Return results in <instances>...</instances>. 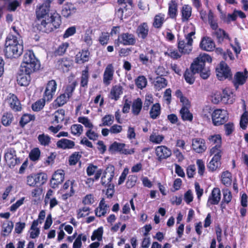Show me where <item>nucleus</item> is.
Here are the masks:
<instances>
[{"instance_id": "obj_47", "label": "nucleus", "mask_w": 248, "mask_h": 248, "mask_svg": "<svg viewBox=\"0 0 248 248\" xmlns=\"http://www.w3.org/2000/svg\"><path fill=\"white\" fill-rule=\"evenodd\" d=\"M123 93L122 88L120 86H115L112 87L110 91V97L112 99L117 100L120 95Z\"/></svg>"}, {"instance_id": "obj_36", "label": "nucleus", "mask_w": 248, "mask_h": 248, "mask_svg": "<svg viewBox=\"0 0 248 248\" xmlns=\"http://www.w3.org/2000/svg\"><path fill=\"white\" fill-rule=\"evenodd\" d=\"M181 12L182 20L183 22L187 21L191 16L192 7L188 4H185L183 6Z\"/></svg>"}, {"instance_id": "obj_52", "label": "nucleus", "mask_w": 248, "mask_h": 248, "mask_svg": "<svg viewBox=\"0 0 248 248\" xmlns=\"http://www.w3.org/2000/svg\"><path fill=\"white\" fill-rule=\"evenodd\" d=\"M147 83V79L144 76H139L135 79V84L139 89H143L146 86Z\"/></svg>"}, {"instance_id": "obj_43", "label": "nucleus", "mask_w": 248, "mask_h": 248, "mask_svg": "<svg viewBox=\"0 0 248 248\" xmlns=\"http://www.w3.org/2000/svg\"><path fill=\"white\" fill-rule=\"evenodd\" d=\"M39 224V220L38 219L34 220L32 223L31 230L32 231L30 232V238L34 239L37 237L40 234V229L37 228V226Z\"/></svg>"}, {"instance_id": "obj_12", "label": "nucleus", "mask_w": 248, "mask_h": 248, "mask_svg": "<svg viewBox=\"0 0 248 248\" xmlns=\"http://www.w3.org/2000/svg\"><path fill=\"white\" fill-rule=\"evenodd\" d=\"M50 5V3H48V2H44L37 8L36 10L37 20L46 19L50 17V14H49Z\"/></svg>"}, {"instance_id": "obj_16", "label": "nucleus", "mask_w": 248, "mask_h": 248, "mask_svg": "<svg viewBox=\"0 0 248 248\" xmlns=\"http://www.w3.org/2000/svg\"><path fill=\"white\" fill-rule=\"evenodd\" d=\"M157 159L161 161L163 159H167L171 155V151L170 149L164 145L157 146L155 149Z\"/></svg>"}, {"instance_id": "obj_45", "label": "nucleus", "mask_w": 248, "mask_h": 248, "mask_svg": "<svg viewBox=\"0 0 248 248\" xmlns=\"http://www.w3.org/2000/svg\"><path fill=\"white\" fill-rule=\"evenodd\" d=\"M37 139L39 143L43 146H47L51 142V138L48 135L42 133L38 136Z\"/></svg>"}, {"instance_id": "obj_51", "label": "nucleus", "mask_w": 248, "mask_h": 248, "mask_svg": "<svg viewBox=\"0 0 248 248\" xmlns=\"http://www.w3.org/2000/svg\"><path fill=\"white\" fill-rule=\"evenodd\" d=\"M46 101V100L44 97L42 99H39L32 104V109L34 111H39L41 110L44 107Z\"/></svg>"}, {"instance_id": "obj_54", "label": "nucleus", "mask_w": 248, "mask_h": 248, "mask_svg": "<svg viewBox=\"0 0 248 248\" xmlns=\"http://www.w3.org/2000/svg\"><path fill=\"white\" fill-rule=\"evenodd\" d=\"M41 155V151L38 148H34L32 149L29 155L31 160L32 161H38Z\"/></svg>"}, {"instance_id": "obj_21", "label": "nucleus", "mask_w": 248, "mask_h": 248, "mask_svg": "<svg viewBox=\"0 0 248 248\" xmlns=\"http://www.w3.org/2000/svg\"><path fill=\"white\" fill-rule=\"evenodd\" d=\"M86 172L88 176H91L94 174L93 179V181L99 180L103 173V170L101 169H98L97 166L93 163H90L88 165L86 169Z\"/></svg>"}, {"instance_id": "obj_34", "label": "nucleus", "mask_w": 248, "mask_h": 248, "mask_svg": "<svg viewBox=\"0 0 248 248\" xmlns=\"http://www.w3.org/2000/svg\"><path fill=\"white\" fill-rule=\"evenodd\" d=\"M161 113V108L160 104L159 103H156L153 104L149 111L150 117L155 120L158 118Z\"/></svg>"}, {"instance_id": "obj_35", "label": "nucleus", "mask_w": 248, "mask_h": 248, "mask_svg": "<svg viewBox=\"0 0 248 248\" xmlns=\"http://www.w3.org/2000/svg\"><path fill=\"white\" fill-rule=\"evenodd\" d=\"M142 108V102L140 98L135 99L131 106L132 113L135 116L140 114Z\"/></svg>"}, {"instance_id": "obj_42", "label": "nucleus", "mask_w": 248, "mask_h": 248, "mask_svg": "<svg viewBox=\"0 0 248 248\" xmlns=\"http://www.w3.org/2000/svg\"><path fill=\"white\" fill-rule=\"evenodd\" d=\"M223 154L222 146H214L212 147L209 151L210 156L213 155V158H221Z\"/></svg>"}, {"instance_id": "obj_18", "label": "nucleus", "mask_w": 248, "mask_h": 248, "mask_svg": "<svg viewBox=\"0 0 248 248\" xmlns=\"http://www.w3.org/2000/svg\"><path fill=\"white\" fill-rule=\"evenodd\" d=\"M64 171L62 170H58L52 175L50 180V186L53 188L58 187L59 185L62 184L64 179Z\"/></svg>"}, {"instance_id": "obj_46", "label": "nucleus", "mask_w": 248, "mask_h": 248, "mask_svg": "<svg viewBox=\"0 0 248 248\" xmlns=\"http://www.w3.org/2000/svg\"><path fill=\"white\" fill-rule=\"evenodd\" d=\"M164 15L161 13L155 15L154 17L153 26L156 29L161 28L165 21Z\"/></svg>"}, {"instance_id": "obj_4", "label": "nucleus", "mask_w": 248, "mask_h": 248, "mask_svg": "<svg viewBox=\"0 0 248 248\" xmlns=\"http://www.w3.org/2000/svg\"><path fill=\"white\" fill-rule=\"evenodd\" d=\"M23 51V45L19 42L17 37L9 34L4 44V53L6 58L16 59L21 55Z\"/></svg>"}, {"instance_id": "obj_25", "label": "nucleus", "mask_w": 248, "mask_h": 248, "mask_svg": "<svg viewBox=\"0 0 248 248\" xmlns=\"http://www.w3.org/2000/svg\"><path fill=\"white\" fill-rule=\"evenodd\" d=\"M214 34L216 36L217 41L218 44H221L226 41H231V38L229 34L222 29L219 28L215 31Z\"/></svg>"}, {"instance_id": "obj_39", "label": "nucleus", "mask_w": 248, "mask_h": 248, "mask_svg": "<svg viewBox=\"0 0 248 248\" xmlns=\"http://www.w3.org/2000/svg\"><path fill=\"white\" fill-rule=\"evenodd\" d=\"M35 116L34 115L28 113L23 114L20 118L19 121V125L21 128H24L25 126L31 121H34Z\"/></svg>"}, {"instance_id": "obj_33", "label": "nucleus", "mask_w": 248, "mask_h": 248, "mask_svg": "<svg viewBox=\"0 0 248 248\" xmlns=\"http://www.w3.org/2000/svg\"><path fill=\"white\" fill-rule=\"evenodd\" d=\"M90 74L89 69L88 66H86L85 69L81 72V77L80 78V85L82 88H87L89 81Z\"/></svg>"}, {"instance_id": "obj_23", "label": "nucleus", "mask_w": 248, "mask_h": 248, "mask_svg": "<svg viewBox=\"0 0 248 248\" xmlns=\"http://www.w3.org/2000/svg\"><path fill=\"white\" fill-rule=\"evenodd\" d=\"M222 162L221 158H212L207 163V168L209 172H214L219 171L221 169Z\"/></svg>"}, {"instance_id": "obj_9", "label": "nucleus", "mask_w": 248, "mask_h": 248, "mask_svg": "<svg viewBox=\"0 0 248 248\" xmlns=\"http://www.w3.org/2000/svg\"><path fill=\"white\" fill-rule=\"evenodd\" d=\"M229 118L227 110L223 109H216L212 113V123L215 126H219L224 124Z\"/></svg>"}, {"instance_id": "obj_5", "label": "nucleus", "mask_w": 248, "mask_h": 248, "mask_svg": "<svg viewBox=\"0 0 248 248\" xmlns=\"http://www.w3.org/2000/svg\"><path fill=\"white\" fill-rule=\"evenodd\" d=\"M212 62V59L209 55L203 54L195 58L190 66L197 74H200L201 78L206 79L211 74L210 66Z\"/></svg>"}, {"instance_id": "obj_1", "label": "nucleus", "mask_w": 248, "mask_h": 248, "mask_svg": "<svg viewBox=\"0 0 248 248\" xmlns=\"http://www.w3.org/2000/svg\"><path fill=\"white\" fill-rule=\"evenodd\" d=\"M40 67L39 61L33 51L31 50L26 51L16 76L17 84L20 86H28L31 81V75L38 70Z\"/></svg>"}, {"instance_id": "obj_2", "label": "nucleus", "mask_w": 248, "mask_h": 248, "mask_svg": "<svg viewBox=\"0 0 248 248\" xmlns=\"http://www.w3.org/2000/svg\"><path fill=\"white\" fill-rule=\"evenodd\" d=\"M195 34V31L185 34L184 37H177V49L173 48L172 46H170L166 52L165 56H168L172 60H178L183 55H189L192 52L193 49V39L192 36Z\"/></svg>"}, {"instance_id": "obj_61", "label": "nucleus", "mask_w": 248, "mask_h": 248, "mask_svg": "<svg viewBox=\"0 0 248 248\" xmlns=\"http://www.w3.org/2000/svg\"><path fill=\"white\" fill-rule=\"evenodd\" d=\"M70 130L73 135L79 136L83 132V126L80 124H74L71 126Z\"/></svg>"}, {"instance_id": "obj_58", "label": "nucleus", "mask_w": 248, "mask_h": 248, "mask_svg": "<svg viewBox=\"0 0 248 248\" xmlns=\"http://www.w3.org/2000/svg\"><path fill=\"white\" fill-rule=\"evenodd\" d=\"M69 98L66 96V93H62L57 97L55 102L56 105L61 107L66 104Z\"/></svg>"}, {"instance_id": "obj_50", "label": "nucleus", "mask_w": 248, "mask_h": 248, "mask_svg": "<svg viewBox=\"0 0 248 248\" xmlns=\"http://www.w3.org/2000/svg\"><path fill=\"white\" fill-rule=\"evenodd\" d=\"M208 20L209 25L212 30L215 31L218 29V24L217 20L214 19V15L211 10H210L208 14Z\"/></svg>"}, {"instance_id": "obj_37", "label": "nucleus", "mask_w": 248, "mask_h": 248, "mask_svg": "<svg viewBox=\"0 0 248 248\" xmlns=\"http://www.w3.org/2000/svg\"><path fill=\"white\" fill-rule=\"evenodd\" d=\"M14 120V117L11 112H5L1 118V123L5 126H9Z\"/></svg>"}, {"instance_id": "obj_24", "label": "nucleus", "mask_w": 248, "mask_h": 248, "mask_svg": "<svg viewBox=\"0 0 248 248\" xmlns=\"http://www.w3.org/2000/svg\"><path fill=\"white\" fill-rule=\"evenodd\" d=\"M149 28L146 22H143L140 24L136 29L137 36L143 40L145 39L149 34Z\"/></svg>"}, {"instance_id": "obj_63", "label": "nucleus", "mask_w": 248, "mask_h": 248, "mask_svg": "<svg viewBox=\"0 0 248 248\" xmlns=\"http://www.w3.org/2000/svg\"><path fill=\"white\" fill-rule=\"evenodd\" d=\"M138 180L136 175H129L126 182V186L127 188H131L135 186Z\"/></svg>"}, {"instance_id": "obj_3", "label": "nucleus", "mask_w": 248, "mask_h": 248, "mask_svg": "<svg viewBox=\"0 0 248 248\" xmlns=\"http://www.w3.org/2000/svg\"><path fill=\"white\" fill-rule=\"evenodd\" d=\"M62 24L61 16L56 12L50 14V17L36 21L35 27L40 32L49 33L59 29Z\"/></svg>"}, {"instance_id": "obj_53", "label": "nucleus", "mask_w": 248, "mask_h": 248, "mask_svg": "<svg viewBox=\"0 0 248 248\" xmlns=\"http://www.w3.org/2000/svg\"><path fill=\"white\" fill-rule=\"evenodd\" d=\"M35 176L37 186L38 185L40 186L44 185L46 182L47 179V174L44 172H40L37 174L35 173Z\"/></svg>"}, {"instance_id": "obj_55", "label": "nucleus", "mask_w": 248, "mask_h": 248, "mask_svg": "<svg viewBox=\"0 0 248 248\" xmlns=\"http://www.w3.org/2000/svg\"><path fill=\"white\" fill-rule=\"evenodd\" d=\"M103 234V228L102 227H99L97 229L95 230L91 236V240L94 241L97 239L100 241L102 239V236Z\"/></svg>"}, {"instance_id": "obj_49", "label": "nucleus", "mask_w": 248, "mask_h": 248, "mask_svg": "<svg viewBox=\"0 0 248 248\" xmlns=\"http://www.w3.org/2000/svg\"><path fill=\"white\" fill-rule=\"evenodd\" d=\"M208 140L210 144H215V146H221L222 144V139L221 137L219 134H215L214 135H211L208 137Z\"/></svg>"}, {"instance_id": "obj_22", "label": "nucleus", "mask_w": 248, "mask_h": 248, "mask_svg": "<svg viewBox=\"0 0 248 248\" xmlns=\"http://www.w3.org/2000/svg\"><path fill=\"white\" fill-rule=\"evenodd\" d=\"M202 49L207 51H213L215 48V44L213 39L210 37H203L200 44Z\"/></svg>"}, {"instance_id": "obj_32", "label": "nucleus", "mask_w": 248, "mask_h": 248, "mask_svg": "<svg viewBox=\"0 0 248 248\" xmlns=\"http://www.w3.org/2000/svg\"><path fill=\"white\" fill-rule=\"evenodd\" d=\"M56 145L59 149H70L74 147L75 143L74 141L67 139H62L57 142Z\"/></svg>"}, {"instance_id": "obj_19", "label": "nucleus", "mask_w": 248, "mask_h": 248, "mask_svg": "<svg viewBox=\"0 0 248 248\" xmlns=\"http://www.w3.org/2000/svg\"><path fill=\"white\" fill-rule=\"evenodd\" d=\"M114 69L112 63H109L106 66L103 76V83L105 85H109L113 80Z\"/></svg>"}, {"instance_id": "obj_48", "label": "nucleus", "mask_w": 248, "mask_h": 248, "mask_svg": "<svg viewBox=\"0 0 248 248\" xmlns=\"http://www.w3.org/2000/svg\"><path fill=\"white\" fill-rule=\"evenodd\" d=\"M165 137L163 135H159L156 133H153L149 137V140L150 142L156 144H160L164 140Z\"/></svg>"}, {"instance_id": "obj_27", "label": "nucleus", "mask_w": 248, "mask_h": 248, "mask_svg": "<svg viewBox=\"0 0 248 248\" xmlns=\"http://www.w3.org/2000/svg\"><path fill=\"white\" fill-rule=\"evenodd\" d=\"M72 63L67 58H62L58 60L56 64V67L59 70L63 72H68L69 70Z\"/></svg>"}, {"instance_id": "obj_57", "label": "nucleus", "mask_w": 248, "mask_h": 248, "mask_svg": "<svg viewBox=\"0 0 248 248\" xmlns=\"http://www.w3.org/2000/svg\"><path fill=\"white\" fill-rule=\"evenodd\" d=\"M65 111L63 109H61L58 110L55 114L54 120L53 123L58 124L63 121L64 119Z\"/></svg>"}, {"instance_id": "obj_62", "label": "nucleus", "mask_w": 248, "mask_h": 248, "mask_svg": "<svg viewBox=\"0 0 248 248\" xmlns=\"http://www.w3.org/2000/svg\"><path fill=\"white\" fill-rule=\"evenodd\" d=\"M3 226L2 235L4 236L8 235L11 232L13 229V222L12 221H8L7 224H3Z\"/></svg>"}, {"instance_id": "obj_10", "label": "nucleus", "mask_w": 248, "mask_h": 248, "mask_svg": "<svg viewBox=\"0 0 248 248\" xmlns=\"http://www.w3.org/2000/svg\"><path fill=\"white\" fill-rule=\"evenodd\" d=\"M125 146L126 145L124 143L114 141L109 145L108 151L111 154L118 153L120 154L124 155H132L135 153L134 148L126 149L125 148Z\"/></svg>"}, {"instance_id": "obj_44", "label": "nucleus", "mask_w": 248, "mask_h": 248, "mask_svg": "<svg viewBox=\"0 0 248 248\" xmlns=\"http://www.w3.org/2000/svg\"><path fill=\"white\" fill-rule=\"evenodd\" d=\"M82 152H75L69 157L68 163L70 166L76 165L82 157Z\"/></svg>"}, {"instance_id": "obj_38", "label": "nucleus", "mask_w": 248, "mask_h": 248, "mask_svg": "<svg viewBox=\"0 0 248 248\" xmlns=\"http://www.w3.org/2000/svg\"><path fill=\"white\" fill-rule=\"evenodd\" d=\"M190 107H182L180 110L182 119L184 121L191 122L193 120V114L189 111Z\"/></svg>"}, {"instance_id": "obj_20", "label": "nucleus", "mask_w": 248, "mask_h": 248, "mask_svg": "<svg viewBox=\"0 0 248 248\" xmlns=\"http://www.w3.org/2000/svg\"><path fill=\"white\" fill-rule=\"evenodd\" d=\"M221 199V192L218 187H214L209 195L207 204L208 205H217Z\"/></svg>"}, {"instance_id": "obj_41", "label": "nucleus", "mask_w": 248, "mask_h": 248, "mask_svg": "<svg viewBox=\"0 0 248 248\" xmlns=\"http://www.w3.org/2000/svg\"><path fill=\"white\" fill-rule=\"evenodd\" d=\"M232 174L228 170L222 172L221 177V183L226 186H230L232 182Z\"/></svg>"}, {"instance_id": "obj_64", "label": "nucleus", "mask_w": 248, "mask_h": 248, "mask_svg": "<svg viewBox=\"0 0 248 248\" xmlns=\"http://www.w3.org/2000/svg\"><path fill=\"white\" fill-rule=\"evenodd\" d=\"M109 37L108 32H102L98 39L99 43L102 46L107 45L108 43Z\"/></svg>"}, {"instance_id": "obj_59", "label": "nucleus", "mask_w": 248, "mask_h": 248, "mask_svg": "<svg viewBox=\"0 0 248 248\" xmlns=\"http://www.w3.org/2000/svg\"><path fill=\"white\" fill-rule=\"evenodd\" d=\"M69 44L67 42L63 43L59 46L58 48L55 51V55L62 56L66 52V49L69 47Z\"/></svg>"}, {"instance_id": "obj_6", "label": "nucleus", "mask_w": 248, "mask_h": 248, "mask_svg": "<svg viewBox=\"0 0 248 248\" xmlns=\"http://www.w3.org/2000/svg\"><path fill=\"white\" fill-rule=\"evenodd\" d=\"M118 6L115 9V15L121 20L128 16L130 12L128 10H132L134 5L133 0H117Z\"/></svg>"}, {"instance_id": "obj_15", "label": "nucleus", "mask_w": 248, "mask_h": 248, "mask_svg": "<svg viewBox=\"0 0 248 248\" xmlns=\"http://www.w3.org/2000/svg\"><path fill=\"white\" fill-rule=\"evenodd\" d=\"M192 149L198 154L204 153L207 149L205 140L200 138L193 139L192 140Z\"/></svg>"}, {"instance_id": "obj_13", "label": "nucleus", "mask_w": 248, "mask_h": 248, "mask_svg": "<svg viewBox=\"0 0 248 248\" xmlns=\"http://www.w3.org/2000/svg\"><path fill=\"white\" fill-rule=\"evenodd\" d=\"M5 101L13 111L17 112L21 110L22 106L21 103L17 96L15 94L9 93Z\"/></svg>"}, {"instance_id": "obj_26", "label": "nucleus", "mask_w": 248, "mask_h": 248, "mask_svg": "<svg viewBox=\"0 0 248 248\" xmlns=\"http://www.w3.org/2000/svg\"><path fill=\"white\" fill-rule=\"evenodd\" d=\"M90 55V52L88 49H82L77 54L75 62L78 64H83L89 61Z\"/></svg>"}, {"instance_id": "obj_14", "label": "nucleus", "mask_w": 248, "mask_h": 248, "mask_svg": "<svg viewBox=\"0 0 248 248\" xmlns=\"http://www.w3.org/2000/svg\"><path fill=\"white\" fill-rule=\"evenodd\" d=\"M248 78V71L245 69L244 72H237L233 78L231 80L235 89L237 90L240 85L244 84Z\"/></svg>"}, {"instance_id": "obj_28", "label": "nucleus", "mask_w": 248, "mask_h": 248, "mask_svg": "<svg viewBox=\"0 0 248 248\" xmlns=\"http://www.w3.org/2000/svg\"><path fill=\"white\" fill-rule=\"evenodd\" d=\"M197 73L190 66L189 68H186L184 73V78L186 82L189 85H192L195 81Z\"/></svg>"}, {"instance_id": "obj_40", "label": "nucleus", "mask_w": 248, "mask_h": 248, "mask_svg": "<svg viewBox=\"0 0 248 248\" xmlns=\"http://www.w3.org/2000/svg\"><path fill=\"white\" fill-rule=\"evenodd\" d=\"M167 80L161 77H157L154 81V87L156 90L159 91L167 86Z\"/></svg>"}, {"instance_id": "obj_60", "label": "nucleus", "mask_w": 248, "mask_h": 248, "mask_svg": "<svg viewBox=\"0 0 248 248\" xmlns=\"http://www.w3.org/2000/svg\"><path fill=\"white\" fill-rule=\"evenodd\" d=\"M77 85V82L74 81L72 84L68 85L65 90L64 93H66V96L70 98L73 95V93L74 91L76 86Z\"/></svg>"}, {"instance_id": "obj_30", "label": "nucleus", "mask_w": 248, "mask_h": 248, "mask_svg": "<svg viewBox=\"0 0 248 248\" xmlns=\"http://www.w3.org/2000/svg\"><path fill=\"white\" fill-rule=\"evenodd\" d=\"M108 206L106 204L104 199L102 198L99 203L98 207L94 210L95 216L97 217L105 216L108 211Z\"/></svg>"}, {"instance_id": "obj_29", "label": "nucleus", "mask_w": 248, "mask_h": 248, "mask_svg": "<svg viewBox=\"0 0 248 248\" xmlns=\"http://www.w3.org/2000/svg\"><path fill=\"white\" fill-rule=\"evenodd\" d=\"M77 9L74 4L71 2L66 3L63 6L62 10V15L66 18L70 17L76 12Z\"/></svg>"}, {"instance_id": "obj_11", "label": "nucleus", "mask_w": 248, "mask_h": 248, "mask_svg": "<svg viewBox=\"0 0 248 248\" xmlns=\"http://www.w3.org/2000/svg\"><path fill=\"white\" fill-rule=\"evenodd\" d=\"M57 86V84L55 80L52 79L47 83L43 94V97L47 101H50L52 99L56 92Z\"/></svg>"}, {"instance_id": "obj_56", "label": "nucleus", "mask_w": 248, "mask_h": 248, "mask_svg": "<svg viewBox=\"0 0 248 248\" xmlns=\"http://www.w3.org/2000/svg\"><path fill=\"white\" fill-rule=\"evenodd\" d=\"M114 121V116L110 114L105 115L102 118V123L99 124L100 126H110L111 125Z\"/></svg>"}, {"instance_id": "obj_7", "label": "nucleus", "mask_w": 248, "mask_h": 248, "mask_svg": "<svg viewBox=\"0 0 248 248\" xmlns=\"http://www.w3.org/2000/svg\"><path fill=\"white\" fill-rule=\"evenodd\" d=\"M217 78L219 80L223 81L225 79H232V74L231 69L224 62L221 61L216 68Z\"/></svg>"}, {"instance_id": "obj_31", "label": "nucleus", "mask_w": 248, "mask_h": 248, "mask_svg": "<svg viewBox=\"0 0 248 248\" xmlns=\"http://www.w3.org/2000/svg\"><path fill=\"white\" fill-rule=\"evenodd\" d=\"M178 15V3L175 0H171L168 3V15L171 19H176Z\"/></svg>"}, {"instance_id": "obj_8", "label": "nucleus", "mask_w": 248, "mask_h": 248, "mask_svg": "<svg viewBox=\"0 0 248 248\" xmlns=\"http://www.w3.org/2000/svg\"><path fill=\"white\" fill-rule=\"evenodd\" d=\"M136 38L135 35L129 32H123L119 34L118 38L114 41V45L115 48L123 46H134L136 43Z\"/></svg>"}, {"instance_id": "obj_17", "label": "nucleus", "mask_w": 248, "mask_h": 248, "mask_svg": "<svg viewBox=\"0 0 248 248\" xmlns=\"http://www.w3.org/2000/svg\"><path fill=\"white\" fill-rule=\"evenodd\" d=\"M114 167L112 165H109L103 173L101 177V184L102 185L111 183V181L114 176Z\"/></svg>"}]
</instances>
